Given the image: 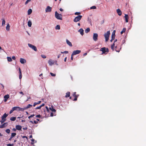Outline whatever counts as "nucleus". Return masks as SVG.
<instances>
[{
  "label": "nucleus",
  "mask_w": 146,
  "mask_h": 146,
  "mask_svg": "<svg viewBox=\"0 0 146 146\" xmlns=\"http://www.w3.org/2000/svg\"><path fill=\"white\" fill-rule=\"evenodd\" d=\"M55 17L57 19L62 20V15L58 13L56 11L55 12Z\"/></svg>",
  "instance_id": "1"
},
{
  "label": "nucleus",
  "mask_w": 146,
  "mask_h": 146,
  "mask_svg": "<svg viewBox=\"0 0 146 146\" xmlns=\"http://www.w3.org/2000/svg\"><path fill=\"white\" fill-rule=\"evenodd\" d=\"M100 51L102 52V54H106L107 53L109 52V50L108 48H106L105 47L101 48L100 49Z\"/></svg>",
  "instance_id": "2"
},
{
  "label": "nucleus",
  "mask_w": 146,
  "mask_h": 146,
  "mask_svg": "<svg viewBox=\"0 0 146 146\" xmlns=\"http://www.w3.org/2000/svg\"><path fill=\"white\" fill-rule=\"evenodd\" d=\"M8 114H6V113H5L1 117V120L0 121V122H1V123H3L6 121V118L8 116Z\"/></svg>",
  "instance_id": "3"
},
{
  "label": "nucleus",
  "mask_w": 146,
  "mask_h": 146,
  "mask_svg": "<svg viewBox=\"0 0 146 146\" xmlns=\"http://www.w3.org/2000/svg\"><path fill=\"white\" fill-rule=\"evenodd\" d=\"M110 34V31H108L106 33H105L104 35L106 42L108 41L109 40Z\"/></svg>",
  "instance_id": "4"
},
{
  "label": "nucleus",
  "mask_w": 146,
  "mask_h": 146,
  "mask_svg": "<svg viewBox=\"0 0 146 146\" xmlns=\"http://www.w3.org/2000/svg\"><path fill=\"white\" fill-rule=\"evenodd\" d=\"M82 17V16L79 15L78 16L74 19L73 21L75 22H77L78 21H80Z\"/></svg>",
  "instance_id": "5"
},
{
  "label": "nucleus",
  "mask_w": 146,
  "mask_h": 146,
  "mask_svg": "<svg viewBox=\"0 0 146 146\" xmlns=\"http://www.w3.org/2000/svg\"><path fill=\"white\" fill-rule=\"evenodd\" d=\"M28 45L29 47L32 48L34 51H37L36 48L35 46L33 45L30 43L28 44Z\"/></svg>",
  "instance_id": "6"
},
{
  "label": "nucleus",
  "mask_w": 146,
  "mask_h": 146,
  "mask_svg": "<svg viewBox=\"0 0 146 146\" xmlns=\"http://www.w3.org/2000/svg\"><path fill=\"white\" fill-rule=\"evenodd\" d=\"M98 34L96 33H94L93 38V40L95 41H97L98 40Z\"/></svg>",
  "instance_id": "7"
},
{
  "label": "nucleus",
  "mask_w": 146,
  "mask_h": 146,
  "mask_svg": "<svg viewBox=\"0 0 146 146\" xmlns=\"http://www.w3.org/2000/svg\"><path fill=\"white\" fill-rule=\"evenodd\" d=\"M76 92L73 93V96L75 98L72 99V100L74 101H76L77 100V98L79 96V95L76 94Z\"/></svg>",
  "instance_id": "8"
},
{
  "label": "nucleus",
  "mask_w": 146,
  "mask_h": 146,
  "mask_svg": "<svg viewBox=\"0 0 146 146\" xmlns=\"http://www.w3.org/2000/svg\"><path fill=\"white\" fill-rule=\"evenodd\" d=\"M81 52L80 50H77L73 51L72 54V55H75L79 54Z\"/></svg>",
  "instance_id": "9"
},
{
  "label": "nucleus",
  "mask_w": 146,
  "mask_h": 146,
  "mask_svg": "<svg viewBox=\"0 0 146 146\" xmlns=\"http://www.w3.org/2000/svg\"><path fill=\"white\" fill-rule=\"evenodd\" d=\"M9 98V94H7L5 95L4 96V101L5 102H6L7 101V100Z\"/></svg>",
  "instance_id": "10"
},
{
  "label": "nucleus",
  "mask_w": 146,
  "mask_h": 146,
  "mask_svg": "<svg viewBox=\"0 0 146 146\" xmlns=\"http://www.w3.org/2000/svg\"><path fill=\"white\" fill-rule=\"evenodd\" d=\"M51 8L50 7L48 6L45 9L46 12H50L51 11Z\"/></svg>",
  "instance_id": "11"
},
{
  "label": "nucleus",
  "mask_w": 146,
  "mask_h": 146,
  "mask_svg": "<svg viewBox=\"0 0 146 146\" xmlns=\"http://www.w3.org/2000/svg\"><path fill=\"white\" fill-rule=\"evenodd\" d=\"M8 124L7 123H3L2 125H0V128H3L6 127L7 126Z\"/></svg>",
  "instance_id": "12"
},
{
  "label": "nucleus",
  "mask_w": 146,
  "mask_h": 146,
  "mask_svg": "<svg viewBox=\"0 0 146 146\" xmlns=\"http://www.w3.org/2000/svg\"><path fill=\"white\" fill-rule=\"evenodd\" d=\"M19 78L20 79H21L22 77V74L21 69L19 67Z\"/></svg>",
  "instance_id": "13"
},
{
  "label": "nucleus",
  "mask_w": 146,
  "mask_h": 146,
  "mask_svg": "<svg viewBox=\"0 0 146 146\" xmlns=\"http://www.w3.org/2000/svg\"><path fill=\"white\" fill-rule=\"evenodd\" d=\"M20 62L22 64H24L26 62V60L24 58H20Z\"/></svg>",
  "instance_id": "14"
},
{
  "label": "nucleus",
  "mask_w": 146,
  "mask_h": 146,
  "mask_svg": "<svg viewBox=\"0 0 146 146\" xmlns=\"http://www.w3.org/2000/svg\"><path fill=\"white\" fill-rule=\"evenodd\" d=\"M117 12L118 15L119 16H121V15L122 13L119 9H118L116 10Z\"/></svg>",
  "instance_id": "15"
},
{
  "label": "nucleus",
  "mask_w": 146,
  "mask_h": 146,
  "mask_svg": "<svg viewBox=\"0 0 146 146\" xmlns=\"http://www.w3.org/2000/svg\"><path fill=\"white\" fill-rule=\"evenodd\" d=\"M48 63L51 66L54 64V62L51 59H50L49 60Z\"/></svg>",
  "instance_id": "16"
},
{
  "label": "nucleus",
  "mask_w": 146,
  "mask_h": 146,
  "mask_svg": "<svg viewBox=\"0 0 146 146\" xmlns=\"http://www.w3.org/2000/svg\"><path fill=\"white\" fill-rule=\"evenodd\" d=\"M124 17L125 19L126 22L127 23L128 22V15H127L125 14Z\"/></svg>",
  "instance_id": "17"
},
{
  "label": "nucleus",
  "mask_w": 146,
  "mask_h": 146,
  "mask_svg": "<svg viewBox=\"0 0 146 146\" xmlns=\"http://www.w3.org/2000/svg\"><path fill=\"white\" fill-rule=\"evenodd\" d=\"M16 129L19 130H21L22 127L20 125H17L16 126Z\"/></svg>",
  "instance_id": "18"
},
{
  "label": "nucleus",
  "mask_w": 146,
  "mask_h": 146,
  "mask_svg": "<svg viewBox=\"0 0 146 146\" xmlns=\"http://www.w3.org/2000/svg\"><path fill=\"white\" fill-rule=\"evenodd\" d=\"M78 32L80 33L81 35H83L84 34V30L82 29H80L79 30Z\"/></svg>",
  "instance_id": "19"
},
{
  "label": "nucleus",
  "mask_w": 146,
  "mask_h": 146,
  "mask_svg": "<svg viewBox=\"0 0 146 146\" xmlns=\"http://www.w3.org/2000/svg\"><path fill=\"white\" fill-rule=\"evenodd\" d=\"M66 42L67 44L69 45L70 46H72V43L70 42L68 39L66 40Z\"/></svg>",
  "instance_id": "20"
},
{
  "label": "nucleus",
  "mask_w": 146,
  "mask_h": 146,
  "mask_svg": "<svg viewBox=\"0 0 146 146\" xmlns=\"http://www.w3.org/2000/svg\"><path fill=\"white\" fill-rule=\"evenodd\" d=\"M41 101H39L37 102H35L33 104V106L34 107H35V106L36 105L40 104L41 103Z\"/></svg>",
  "instance_id": "21"
},
{
  "label": "nucleus",
  "mask_w": 146,
  "mask_h": 146,
  "mask_svg": "<svg viewBox=\"0 0 146 146\" xmlns=\"http://www.w3.org/2000/svg\"><path fill=\"white\" fill-rule=\"evenodd\" d=\"M32 23L30 20H29L28 22V25L29 27H31L32 25Z\"/></svg>",
  "instance_id": "22"
},
{
  "label": "nucleus",
  "mask_w": 146,
  "mask_h": 146,
  "mask_svg": "<svg viewBox=\"0 0 146 146\" xmlns=\"http://www.w3.org/2000/svg\"><path fill=\"white\" fill-rule=\"evenodd\" d=\"M121 49V47L117 48V46H115V50L117 52H119Z\"/></svg>",
  "instance_id": "23"
},
{
  "label": "nucleus",
  "mask_w": 146,
  "mask_h": 146,
  "mask_svg": "<svg viewBox=\"0 0 146 146\" xmlns=\"http://www.w3.org/2000/svg\"><path fill=\"white\" fill-rule=\"evenodd\" d=\"M70 92H68L66 93L65 97L67 98L69 97L70 96Z\"/></svg>",
  "instance_id": "24"
},
{
  "label": "nucleus",
  "mask_w": 146,
  "mask_h": 146,
  "mask_svg": "<svg viewBox=\"0 0 146 146\" xmlns=\"http://www.w3.org/2000/svg\"><path fill=\"white\" fill-rule=\"evenodd\" d=\"M49 109L50 110L53 112H55L56 111V110L54 108H53L52 106H51V107H50L49 108Z\"/></svg>",
  "instance_id": "25"
},
{
  "label": "nucleus",
  "mask_w": 146,
  "mask_h": 146,
  "mask_svg": "<svg viewBox=\"0 0 146 146\" xmlns=\"http://www.w3.org/2000/svg\"><path fill=\"white\" fill-rule=\"evenodd\" d=\"M10 26L9 25V24H7V25L6 26V30L7 31H9V30H10Z\"/></svg>",
  "instance_id": "26"
},
{
  "label": "nucleus",
  "mask_w": 146,
  "mask_h": 146,
  "mask_svg": "<svg viewBox=\"0 0 146 146\" xmlns=\"http://www.w3.org/2000/svg\"><path fill=\"white\" fill-rule=\"evenodd\" d=\"M19 108V107H15L13 108V110H14V111L16 110H18Z\"/></svg>",
  "instance_id": "27"
},
{
  "label": "nucleus",
  "mask_w": 146,
  "mask_h": 146,
  "mask_svg": "<svg viewBox=\"0 0 146 146\" xmlns=\"http://www.w3.org/2000/svg\"><path fill=\"white\" fill-rule=\"evenodd\" d=\"M32 10L31 9H29L28 11V15H30L32 12Z\"/></svg>",
  "instance_id": "28"
},
{
  "label": "nucleus",
  "mask_w": 146,
  "mask_h": 146,
  "mask_svg": "<svg viewBox=\"0 0 146 146\" xmlns=\"http://www.w3.org/2000/svg\"><path fill=\"white\" fill-rule=\"evenodd\" d=\"M16 117H12L10 118V120L11 121H14L16 120Z\"/></svg>",
  "instance_id": "29"
},
{
  "label": "nucleus",
  "mask_w": 146,
  "mask_h": 146,
  "mask_svg": "<svg viewBox=\"0 0 146 146\" xmlns=\"http://www.w3.org/2000/svg\"><path fill=\"white\" fill-rule=\"evenodd\" d=\"M90 31V29L89 28H87L85 30V32L88 33Z\"/></svg>",
  "instance_id": "30"
},
{
  "label": "nucleus",
  "mask_w": 146,
  "mask_h": 146,
  "mask_svg": "<svg viewBox=\"0 0 146 146\" xmlns=\"http://www.w3.org/2000/svg\"><path fill=\"white\" fill-rule=\"evenodd\" d=\"M32 106V105L29 104H28L26 107V108L25 109H27L28 108H31Z\"/></svg>",
  "instance_id": "31"
},
{
  "label": "nucleus",
  "mask_w": 146,
  "mask_h": 146,
  "mask_svg": "<svg viewBox=\"0 0 146 146\" xmlns=\"http://www.w3.org/2000/svg\"><path fill=\"white\" fill-rule=\"evenodd\" d=\"M126 29L125 28L123 29L122 30L121 32V34H122L123 33L125 32L126 31Z\"/></svg>",
  "instance_id": "32"
},
{
  "label": "nucleus",
  "mask_w": 146,
  "mask_h": 146,
  "mask_svg": "<svg viewBox=\"0 0 146 146\" xmlns=\"http://www.w3.org/2000/svg\"><path fill=\"white\" fill-rule=\"evenodd\" d=\"M55 29H56L59 30L60 29V25H57L55 27Z\"/></svg>",
  "instance_id": "33"
},
{
  "label": "nucleus",
  "mask_w": 146,
  "mask_h": 146,
  "mask_svg": "<svg viewBox=\"0 0 146 146\" xmlns=\"http://www.w3.org/2000/svg\"><path fill=\"white\" fill-rule=\"evenodd\" d=\"M26 108H21L19 107V108L18 109V110H20L21 111H23L24 110H26V109H25Z\"/></svg>",
  "instance_id": "34"
},
{
  "label": "nucleus",
  "mask_w": 146,
  "mask_h": 146,
  "mask_svg": "<svg viewBox=\"0 0 146 146\" xmlns=\"http://www.w3.org/2000/svg\"><path fill=\"white\" fill-rule=\"evenodd\" d=\"M7 60L9 62H11L12 61V60L11 57H7Z\"/></svg>",
  "instance_id": "35"
},
{
  "label": "nucleus",
  "mask_w": 146,
  "mask_h": 146,
  "mask_svg": "<svg viewBox=\"0 0 146 146\" xmlns=\"http://www.w3.org/2000/svg\"><path fill=\"white\" fill-rule=\"evenodd\" d=\"M16 135V133H11V136L12 137H14Z\"/></svg>",
  "instance_id": "36"
},
{
  "label": "nucleus",
  "mask_w": 146,
  "mask_h": 146,
  "mask_svg": "<svg viewBox=\"0 0 146 146\" xmlns=\"http://www.w3.org/2000/svg\"><path fill=\"white\" fill-rule=\"evenodd\" d=\"M115 46V44L114 43H113V44H112L111 45V49L113 50L114 47Z\"/></svg>",
  "instance_id": "37"
},
{
  "label": "nucleus",
  "mask_w": 146,
  "mask_h": 146,
  "mask_svg": "<svg viewBox=\"0 0 146 146\" xmlns=\"http://www.w3.org/2000/svg\"><path fill=\"white\" fill-rule=\"evenodd\" d=\"M5 20L4 19H2V25L3 26L5 24Z\"/></svg>",
  "instance_id": "38"
},
{
  "label": "nucleus",
  "mask_w": 146,
  "mask_h": 146,
  "mask_svg": "<svg viewBox=\"0 0 146 146\" xmlns=\"http://www.w3.org/2000/svg\"><path fill=\"white\" fill-rule=\"evenodd\" d=\"M10 130L9 129H7L5 130L6 132L7 133H9L10 132Z\"/></svg>",
  "instance_id": "39"
},
{
  "label": "nucleus",
  "mask_w": 146,
  "mask_h": 146,
  "mask_svg": "<svg viewBox=\"0 0 146 146\" xmlns=\"http://www.w3.org/2000/svg\"><path fill=\"white\" fill-rule=\"evenodd\" d=\"M96 8V7L95 6H92L90 8V9H95Z\"/></svg>",
  "instance_id": "40"
},
{
  "label": "nucleus",
  "mask_w": 146,
  "mask_h": 146,
  "mask_svg": "<svg viewBox=\"0 0 146 146\" xmlns=\"http://www.w3.org/2000/svg\"><path fill=\"white\" fill-rule=\"evenodd\" d=\"M7 146H13L14 145V144H8L7 145Z\"/></svg>",
  "instance_id": "41"
},
{
  "label": "nucleus",
  "mask_w": 146,
  "mask_h": 146,
  "mask_svg": "<svg viewBox=\"0 0 146 146\" xmlns=\"http://www.w3.org/2000/svg\"><path fill=\"white\" fill-rule=\"evenodd\" d=\"M50 74L52 76H56V74H53L52 72H50Z\"/></svg>",
  "instance_id": "42"
},
{
  "label": "nucleus",
  "mask_w": 146,
  "mask_h": 146,
  "mask_svg": "<svg viewBox=\"0 0 146 146\" xmlns=\"http://www.w3.org/2000/svg\"><path fill=\"white\" fill-rule=\"evenodd\" d=\"M31 0H27V1H26L25 3V5H27V4L28 3L31 1Z\"/></svg>",
  "instance_id": "43"
},
{
  "label": "nucleus",
  "mask_w": 146,
  "mask_h": 146,
  "mask_svg": "<svg viewBox=\"0 0 146 146\" xmlns=\"http://www.w3.org/2000/svg\"><path fill=\"white\" fill-rule=\"evenodd\" d=\"M115 37V35H114L113 34H112V35H111V38H113V39H114Z\"/></svg>",
  "instance_id": "44"
},
{
  "label": "nucleus",
  "mask_w": 146,
  "mask_h": 146,
  "mask_svg": "<svg viewBox=\"0 0 146 146\" xmlns=\"http://www.w3.org/2000/svg\"><path fill=\"white\" fill-rule=\"evenodd\" d=\"M35 117H36L40 118L41 117V115L40 114L37 115L35 116Z\"/></svg>",
  "instance_id": "45"
},
{
  "label": "nucleus",
  "mask_w": 146,
  "mask_h": 146,
  "mask_svg": "<svg viewBox=\"0 0 146 146\" xmlns=\"http://www.w3.org/2000/svg\"><path fill=\"white\" fill-rule=\"evenodd\" d=\"M80 13H81L80 12H76L75 13V15H78L80 14Z\"/></svg>",
  "instance_id": "46"
},
{
  "label": "nucleus",
  "mask_w": 146,
  "mask_h": 146,
  "mask_svg": "<svg viewBox=\"0 0 146 146\" xmlns=\"http://www.w3.org/2000/svg\"><path fill=\"white\" fill-rule=\"evenodd\" d=\"M41 108V107H40V106H38V107H36V108L35 109V110H37V109H40V108Z\"/></svg>",
  "instance_id": "47"
},
{
  "label": "nucleus",
  "mask_w": 146,
  "mask_h": 146,
  "mask_svg": "<svg viewBox=\"0 0 146 146\" xmlns=\"http://www.w3.org/2000/svg\"><path fill=\"white\" fill-rule=\"evenodd\" d=\"M41 57L43 58H46V56L45 55H41Z\"/></svg>",
  "instance_id": "48"
},
{
  "label": "nucleus",
  "mask_w": 146,
  "mask_h": 146,
  "mask_svg": "<svg viewBox=\"0 0 146 146\" xmlns=\"http://www.w3.org/2000/svg\"><path fill=\"white\" fill-rule=\"evenodd\" d=\"M13 111H14V110H13V108H12V110H11L10 111V112H9V113H10V114H11V113L13 112Z\"/></svg>",
  "instance_id": "49"
},
{
  "label": "nucleus",
  "mask_w": 146,
  "mask_h": 146,
  "mask_svg": "<svg viewBox=\"0 0 146 146\" xmlns=\"http://www.w3.org/2000/svg\"><path fill=\"white\" fill-rule=\"evenodd\" d=\"M21 136L23 138H26L27 139H28L27 137L25 136Z\"/></svg>",
  "instance_id": "50"
},
{
  "label": "nucleus",
  "mask_w": 146,
  "mask_h": 146,
  "mask_svg": "<svg viewBox=\"0 0 146 146\" xmlns=\"http://www.w3.org/2000/svg\"><path fill=\"white\" fill-rule=\"evenodd\" d=\"M34 123L35 124H37L38 123V121H34Z\"/></svg>",
  "instance_id": "51"
},
{
  "label": "nucleus",
  "mask_w": 146,
  "mask_h": 146,
  "mask_svg": "<svg viewBox=\"0 0 146 146\" xmlns=\"http://www.w3.org/2000/svg\"><path fill=\"white\" fill-rule=\"evenodd\" d=\"M74 55H72H72H71V59L72 60H73V56H74Z\"/></svg>",
  "instance_id": "52"
},
{
  "label": "nucleus",
  "mask_w": 146,
  "mask_h": 146,
  "mask_svg": "<svg viewBox=\"0 0 146 146\" xmlns=\"http://www.w3.org/2000/svg\"><path fill=\"white\" fill-rule=\"evenodd\" d=\"M23 129L24 130H26L27 129V127H24V128H23Z\"/></svg>",
  "instance_id": "53"
},
{
  "label": "nucleus",
  "mask_w": 146,
  "mask_h": 146,
  "mask_svg": "<svg viewBox=\"0 0 146 146\" xmlns=\"http://www.w3.org/2000/svg\"><path fill=\"white\" fill-rule=\"evenodd\" d=\"M12 58L14 60H15L16 59L15 57V56H12Z\"/></svg>",
  "instance_id": "54"
},
{
  "label": "nucleus",
  "mask_w": 146,
  "mask_h": 146,
  "mask_svg": "<svg viewBox=\"0 0 146 146\" xmlns=\"http://www.w3.org/2000/svg\"><path fill=\"white\" fill-rule=\"evenodd\" d=\"M13 138V137H12V136H11V137H10V138L9 139V141H11Z\"/></svg>",
  "instance_id": "55"
},
{
  "label": "nucleus",
  "mask_w": 146,
  "mask_h": 146,
  "mask_svg": "<svg viewBox=\"0 0 146 146\" xmlns=\"http://www.w3.org/2000/svg\"><path fill=\"white\" fill-rule=\"evenodd\" d=\"M19 93L21 94H22V95H24V94L22 92H19Z\"/></svg>",
  "instance_id": "56"
},
{
  "label": "nucleus",
  "mask_w": 146,
  "mask_h": 146,
  "mask_svg": "<svg viewBox=\"0 0 146 146\" xmlns=\"http://www.w3.org/2000/svg\"><path fill=\"white\" fill-rule=\"evenodd\" d=\"M115 30H114L113 32L112 33V34H113L114 35H115Z\"/></svg>",
  "instance_id": "57"
},
{
  "label": "nucleus",
  "mask_w": 146,
  "mask_h": 146,
  "mask_svg": "<svg viewBox=\"0 0 146 146\" xmlns=\"http://www.w3.org/2000/svg\"><path fill=\"white\" fill-rule=\"evenodd\" d=\"M44 106V103L42 104L40 106L41 108Z\"/></svg>",
  "instance_id": "58"
},
{
  "label": "nucleus",
  "mask_w": 146,
  "mask_h": 146,
  "mask_svg": "<svg viewBox=\"0 0 146 146\" xmlns=\"http://www.w3.org/2000/svg\"><path fill=\"white\" fill-rule=\"evenodd\" d=\"M63 52H64V53H68V52L67 51H65Z\"/></svg>",
  "instance_id": "59"
},
{
  "label": "nucleus",
  "mask_w": 146,
  "mask_h": 146,
  "mask_svg": "<svg viewBox=\"0 0 146 146\" xmlns=\"http://www.w3.org/2000/svg\"><path fill=\"white\" fill-rule=\"evenodd\" d=\"M50 115L51 116H53V113L52 112L50 113Z\"/></svg>",
  "instance_id": "60"
},
{
  "label": "nucleus",
  "mask_w": 146,
  "mask_h": 146,
  "mask_svg": "<svg viewBox=\"0 0 146 146\" xmlns=\"http://www.w3.org/2000/svg\"><path fill=\"white\" fill-rule=\"evenodd\" d=\"M61 55V54H59L58 55V58H59L60 57Z\"/></svg>",
  "instance_id": "61"
},
{
  "label": "nucleus",
  "mask_w": 146,
  "mask_h": 146,
  "mask_svg": "<svg viewBox=\"0 0 146 146\" xmlns=\"http://www.w3.org/2000/svg\"><path fill=\"white\" fill-rule=\"evenodd\" d=\"M31 117H32L34 116H35V115L34 114H32L31 115Z\"/></svg>",
  "instance_id": "62"
},
{
  "label": "nucleus",
  "mask_w": 146,
  "mask_h": 146,
  "mask_svg": "<svg viewBox=\"0 0 146 146\" xmlns=\"http://www.w3.org/2000/svg\"><path fill=\"white\" fill-rule=\"evenodd\" d=\"M87 54V53H84L83 55L84 56H86Z\"/></svg>",
  "instance_id": "63"
},
{
  "label": "nucleus",
  "mask_w": 146,
  "mask_h": 146,
  "mask_svg": "<svg viewBox=\"0 0 146 146\" xmlns=\"http://www.w3.org/2000/svg\"><path fill=\"white\" fill-rule=\"evenodd\" d=\"M60 10L61 11H63V9H62L61 8H60Z\"/></svg>",
  "instance_id": "64"
}]
</instances>
